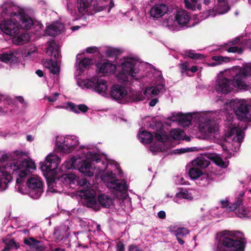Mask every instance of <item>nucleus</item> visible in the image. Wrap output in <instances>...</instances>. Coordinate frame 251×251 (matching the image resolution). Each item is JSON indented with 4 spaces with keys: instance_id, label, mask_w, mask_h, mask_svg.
Returning a JSON list of instances; mask_svg holds the SVG:
<instances>
[{
    "instance_id": "obj_47",
    "label": "nucleus",
    "mask_w": 251,
    "mask_h": 251,
    "mask_svg": "<svg viewBox=\"0 0 251 251\" xmlns=\"http://www.w3.org/2000/svg\"><path fill=\"white\" fill-rule=\"evenodd\" d=\"M226 50L228 52L235 53L237 52L239 54L243 52L244 50L241 47H238L236 46H232L228 48Z\"/></svg>"
},
{
    "instance_id": "obj_62",
    "label": "nucleus",
    "mask_w": 251,
    "mask_h": 251,
    "mask_svg": "<svg viewBox=\"0 0 251 251\" xmlns=\"http://www.w3.org/2000/svg\"><path fill=\"white\" fill-rule=\"evenodd\" d=\"M47 183L49 186L52 185L53 186V184L55 183V180L53 178H49L47 179Z\"/></svg>"
},
{
    "instance_id": "obj_49",
    "label": "nucleus",
    "mask_w": 251,
    "mask_h": 251,
    "mask_svg": "<svg viewBox=\"0 0 251 251\" xmlns=\"http://www.w3.org/2000/svg\"><path fill=\"white\" fill-rule=\"evenodd\" d=\"M62 177L65 179L66 182L70 183L75 179V176L72 174H65L62 175Z\"/></svg>"
},
{
    "instance_id": "obj_22",
    "label": "nucleus",
    "mask_w": 251,
    "mask_h": 251,
    "mask_svg": "<svg viewBox=\"0 0 251 251\" xmlns=\"http://www.w3.org/2000/svg\"><path fill=\"white\" fill-rule=\"evenodd\" d=\"M67 108L75 113L78 114L79 111L82 113H86L88 110V107L84 104L76 105L72 102H68L67 103Z\"/></svg>"
},
{
    "instance_id": "obj_58",
    "label": "nucleus",
    "mask_w": 251,
    "mask_h": 251,
    "mask_svg": "<svg viewBox=\"0 0 251 251\" xmlns=\"http://www.w3.org/2000/svg\"><path fill=\"white\" fill-rule=\"evenodd\" d=\"M117 248L118 251H124L125 250V245L121 241L117 243Z\"/></svg>"
},
{
    "instance_id": "obj_28",
    "label": "nucleus",
    "mask_w": 251,
    "mask_h": 251,
    "mask_svg": "<svg viewBox=\"0 0 251 251\" xmlns=\"http://www.w3.org/2000/svg\"><path fill=\"white\" fill-rule=\"evenodd\" d=\"M192 166L200 169H204L207 167L210 161L206 159L204 157H198L192 162Z\"/></svg>"
},
{
    "instance_id": "obj_25",
    "label": "nucleus",
    "mask_w": 251,
    "mask_h": 251,
    "mask_svg": "<svg viewBox=\"0 0 251 251\" xmlns=\"http://www.w3.org/2000/svg\"><path fill=\"white\" fill-rule=\"evenodd\" d=\"M17 57L14 54L13 51L8 50L6 52L0 54V61L8 63L16 62Z\"/></svg>"
},
{
    "instance_id": "obj_33",
    "label": "nucleus",
    "mask_w": 251,
    "mask_h": 251,
    "mask_svg": "<svg viewBox=\"0 0 251 251\" xmlns=\"http://www.w3.org/2000/svg\"><path fill=\"white\" fill-rule=\"evenodd\" d=\"M199 0H184V2L185 7L188 9L195 11L196 8L201 9V4L198 3Z\"/></svg>"
},
{
    "instance_id": "obj_16",
    "label": "nucleus",
    "mask_w": 251,
    "mask_h": 251,
    "mask_svg": "<svg viewBox=\"0 0 251 251\" xmlns=\"http://www.w3.org/2000/svg\"><path fill=\"white\" fill-rule=\"evenodd\" d=\"M173 118H175L174 121H178L183 126H189L191 124L192 120V116L189 113H178L176 116H173Z\"/></svg>"
},
{
    "instance_id": "obj_20",
    "label": "nucleus",
    "mask_w": 251,
    "mask_h": 251,
    "mask_svg": "<svg viewBox=\"0 0 251 251\" xmlns=\"http://www.w3.org/2000/svg\"><path fill=\"white\" fill-rule=\"evenodd\" d=\"M92 0H77V8L78 12L83 15L88 11Z\"/></svg>"
},
{
    "instance_id": "obj_41",
    "label": "nucleus",
    "mask_w": 251,
    "mask_h": 251,
    "mask_svg": "<svg viewBox=\"0 0 251 251\" xmlns=\"http://www.w3.org/2000/svg\"><path fill=\"white\" fill-rule=\"evenodd\" d=\"M119 54V50L114 48L108 49L105 51V54L108 57H117Z\"/></svg>"
},
{
    "instance_id": "obj_45",
    "label": "nucleus",
    "mask_w": 251,
    "mask_h": 251,
    "mask_svg": "<svg viewBox=\"0 0 251 251\" xmlns=\"http://www.w3.org/2000/svg\"><path fill=\"white\" fill-rule=\"evenodd\" d=\"M236 215L240 218H246L248 217L246 208L243 206L238 209L236 212Z\"/></svg>"
},
{
    "instance_id": "obj_50",
    "label": "nucleus",
    "mask_w": 251,
    "mask_h": 251,
    "mask_svg": "<svg viewBox=\"0 0 251 251\" xmlns=\"http://www.w3.org/2000/svg\"><path fill=\"white\" fill-rule=\"evenodd\" d=\"M78 183L80 186L86 188H88L90 186V184L89 183L87 179L85 178H82L80 179L78 181Z\"/></svg>"
},
{
    "instance_id": "obj_34",
    "label": "nucleus",
    "mask_w": 251,
    "mask_h": 251,
    "mask_svg": "<svg viewBox=\"0 0 251 251\" xmlns=\"http://www.w3.org/2000/svg\"><path fill=\"white\" fill-rule=\"evenodd\" d=\"M148 91H150V93L152 96H156L165 91V86L160 84L156 85L154 86L151 87L150 89H147L145 91V93Z\"/></svg>"
},
{
    "instance_id": "obj_1",
    "label": "nucleus",
    "mask_w": 251,
    "mask_h": 251,
    "mask_svg": "<svg viewBox=\"0 0 251 251\" xmlns=\"http://www.w3.org/2000/svg\"><path fill=\"white\" fill-rule=\"evenodd\" d=\"M30 169H35L36 166L34 162L27 159L20 163L13 161L6 163L3 169H0V188L5 190L14 176H17L16 187L20 188L25 177L30 174Z\"/></svg>"
},
{
    "instance_id": "obj_55",
    "label": "nucleus",
    "mask_w": 251,
    "mask_h": 251,
    "mask_svg": "<svg viewBox=\"0 0 251 251\" xmlns=\"http://www.w3.org/2000/svg\"><path fill=\"white\" fill-rule=\"evenodd\" d=\"M98 50V49L96 47H88L86 49V51L87 53H92L94 52H97Z\"/></svg>"
},
{
    "instance_id": "obj_64",
    "label": "nucleus",
    "mask_w": 251,
    "mask_h": 251,
    "mask_svg": "<svg viewBox=\"0 0 251 251\" xmlns=\"http://www.w3.org/2000/svg\"><path fill=\"white\" fill-rule=\"evenodd\" d=\"M171 134L173 136H175L176 137H177L180 135V132L179 130H175L171 131Z\"/></svg>"
},
{
    "instance_id": "obj_46",
    "label": "nucleus",
    "mask_w": 251,
    "mask_h": 251,
    "mask_svg": "<svg viewBox=\"0 0 251 251\" xmlns=\"http://www.w3.org/2000/svg\"><path fill=\"white\" fill-rule=\"evenodd\" d=\"M241 132V129L238 127L234 126L229 128V130L226 132V136L227 137H231L235 135L237 132Z\"/></svg>"
},
{
    "instance_id": "obj_9",
    "label": "nucleus",
    "mask_w": 251,
    "mask_h": 251,
    "mask_svg": "<svg viewBox=\"0 0 251 251\" xmlns=\"http://www.w3.org/2000/svg\"><path fill=\"white\" fill-rule=\"evenodd\" d=\"M0 30L6 35L15 36L20 32V25L17 20H3L0 23Z\"/></svg>"
},
{
    "instance_id": "obj_63",
    "label": "nucleus",
    "mask_w": 251,
    "mask_h": 251,
    "mask_svg": "<svg viewBox=\"0 0 251 251\" xmlns=\"http://www.w3.org/2000/svg\"><path fill=\"white\" fill-rule=\"evenodd\" d=\"M240 39L239 38H236L234 39H232L231 41H230V43L232 45H236L237 44V43H238L240 41Z\"/></svg>"
},
{
    "instance_id": "obj_40",
    "label": "nucleus",
    "mask_w": 251,
    "mask_h": 251,
    "mask_svg": "<svg viewBox=\"0 0 251 251\" xmlns=\"http://www.w3.org/2000/svg\"><path fill=\"white\" fill-rule=\"evenodd\" d=\"M186 54L188 57L193 59L201 60L204 58V55L203 54L196 53L191 50L187 51Z\"/></svg>"
},
{
    "instance_id": "obj_21",
    "label": "nucleus",
    "mask_w": 251,
    "mask_h": 251,
    "mask_svg": "<svg viewBox=\"0 0 251 251\" xmlns=\"http://www.w3.org/2000/svg\"><path fill=\"white\" fill-rule=\"evenodd\" d=\"M61 28L62 25L59 23H53L47 27L46 32L48 35L54 37L60 33Z\"/></svg>"
},
{
    "instance_id": "obj_48",
    "label": "nucleus",
    "mask_w": 251,
    "mask_h": 251,
    "mask_svg": "<svg viewBox=\"0 0 251 251\" xmlns=\"http://www.w3.org/2000/svg\"><path fill=\"white\" fill-rule=\"evenodd\" d=\"M213 60L218 61L220 63L222 62H228L230 61V58L227 57H223L222 56L215 55L212 57Z\"/></svg>"
},
{
    "instance_id": "obj_42",
    "label": "nucleus",
    "mask_w": 251,
    "mask_h": 251,
    "mask_svg": "<svg viewBox=\"0 0 251 251\" xmlns=\"http://www.w3.org/2000/svg\"><path fill=\"white\" fill-rule=\"evenodd\" d=\"M154 138L156 140L162 143L166 142L168 139V136L165 133L162 132L155 133Z\"/></svg>"
},
{
    "instance_id": "obj_19",
    "label": "nucleus",
    "mask_w": 251,
    "mask_h": 251,
    "mask_svg": "<svg viewBox=\"0 0 251 251\" xmlns=\"http://www.w3.org/2000/svg\"><path fill=\"white\" fill-rule=\"evenodd\" d=\"M189 175L192 179H196L201 176H202V179L204 178L211 179L210 176L207 174H203L200 168L193 166L189 171Z\"/></svg>"
},
{
    "instance_id": "obj_57",
    "label": "nucleus",
    "mask_w": 251,
    "mask_h": 251,
    "mask_svg": "<svg viewBox=\"0 0 251 251\" xmlns=\"http://www.w3.org/2000/svg\"><path fill=\"white\" fill-rule=\"evenodd\" d=\"M64 167L65 169L68 170L75 169V166H73L69 160L66 161Z\"/></svg>"
},
{
    "instance_id": "obj_18",
    "label": "nucleus",
    "mask_w": 251,
    "mask_h": 251,
    "mask_svg": "<svg viewBox=\"0 0 251 251\" xmlns=\"http://www.w3.org/2000/svg\"><path fill=\"white\" fill-rule=\"evenodd\" d=\"M190 19V16L188 12L184 10L178 11L175 16L176 21L179 25H186Z\"/></svg>"
},
{
    "instance_id": "obj_27",
    "label": "nucleus",
    "mask_w": 251,
    "mask_h": 251,
    "mask_svg": "<svg viewBox=\"0 0 251 251\" xmlns=\"http://www.w3.org/2000/svg\"><path fill=\"white\" fill-rule=\"evenodd\" d=\"M23 154L24 153L23 152L18 151H15L9 155H8L7 153L1 154L0 153V162L3 163L9 159H13L14 161H15V160L17 158H15V157L18 158L22 156Z\"/></svg>"
},
{
    "instance_id": "obj_61",
    "label": "nucleus",
    "mask_w": 251,
    "mask_h": 251,
    "mask_svg": "<svg viewBox=\"0 0 251 251\" xmlns=\"http://www.w3.org/2000/svg\"><path fill=\"white\" fill-rule=\"evenodd\" d=\"M221 207L223 208L226 207L228 205V201L222 200L221 201Z\"/></svg>"
},
{
    "instance_id": "obj_10",
    "label": "nucleus",
    "mask_w": 251,
    "mask_h": 251,
    "mask_svg": "<svg viewBox=\"0 0 251 251\" xmlns=\"http://www.w3.org/2000/svg\"><path fill=\"white\" fill-rule=\"evenodd\" d=\"M234 111L239 119L251 121V105L239 102L234 107Z\"/></svg>"
},
{
    "instance_id": "obj_52",
    "label": "nucleus",
    "mask_w": 251,
    "mask_h": 251,
    "mask_svg": "<svg viewBox=\"0 0 251 251\" xmlns=\"http://www.w3.org/2000/svg\"><path fill=\"white\" fill-rule=\"evenodd\" d=\"M181 72L182 73H184L186 71L189 70V63L187 62H185L180 65Z\"/></svg>"
},
{
    "instance_id": "obj_32",
    "label": "nucleus",
    "mask_w": 251,
    "mask_h": 251,
    "mask_svg": "<svg viewBox=\"0 0 251 251\" xmlns=\"http://www.w3.org/2000/svg\"><path fill=\"white\" fill-rule=\"evenodd\" d=\"M112 187L114 190L120 191H126L127 189V186L125 182H122L120 180L117 179L111 182Z\"/></svg>"
},
{
    "instance_id": "obj_8",
    "label": "nucleus",
    "mask_w": 251,
    "mask_h": 251,
    "mask_svg": "<svg viewBox=\"0 0 251 251\" xmlns=\"http://www.w3.org/2000/svg\"><path fill=\"white\" fill-rule=\"evenodd\" d=\"M26 185L29 189V195L33 199L39 198L43 192L42 181L36 177H30L26 181Z\"/></svg>"
},
{
    "instance_id": "obj_4",
    "label": "nucleus",
    "mask_w": 251,
    "mask_h": 251,
    "mask_svg": "<svg viewBox=\"0 0 251 251\" xmlns=\"http://www.w3.org/2000/svg\"><path fill=\"white\" fill-rule=\"evenodd\" d=\"M2 14L10 16L11 18L17 17L21 22L20 26L24 29L28 30L33 25L32 19L19 7L10 5L5 7L2 10Z\"/></svg>"
},
{
    "instance_id": "obj_2",
    "label": "nucleus",
    "mask_w": 251,
    "mask_h": 251,
    "mask_svg": "<svg viewBox=\"0 0 251 251\" xmlns=\"http://www.w3.org/2000/svg\"><path fill=\"white\" fill-rule=\"evenodd\" d=\"M245 243L234 234L221 237L216 251H245Z\"/></svg>"
},
{
    "instance_id": "obj_43",
    "label": "nucleus",
    "mask_w": 251,
    "mask_h": 251,
    "mask_svg": "<svg viewBox=\"0 0 251 251\" xmlns=\"http://www.w3.org/2000/svg\"><path fill=\"white\" fill-rule=\"evenodd\" d=\"M189 232V231L186 228L181 227L178 228L175 231V234L176 236H180V237H184L188 234Z\"/></svg>"
},
{
    "instance_id": "obj_26",
    "label": "nucleus",
    "mask_w": 251,
    "mask_h": 251,
    "mask_svg": "<svg viewBox=\"0 0 251 251\" xmlns=\"http://www.w3.org/2000/svg\"><path fill=\"white\" fill-rule=\"evenodd\" d=\"M47 53L49 55L53 57L54 61L57 62L60 54L59 47L54 43H50L47 48Z\"/></svg>"
},
{
    "instance_id": "obj_30",
    "label": "nucleus",
    "mask_w": 251,
    "mask_h": 251,
    "mask_svg": "<svg viewBox=\"0 0 251 251\" xmlns=\"http://www.w3.org/2000/svg\"><path fill=\"white\" fill-rule=\"evenodd\" d=\"M139 138L142 143L146 144H150L153 140V135L151 132L146 130H140Z\"/></svg>"
},
{
    "instance_id": "obj_56",
    "label": "nucleus",
    "mask_w": 251,
    "mask_h": 251,
    "mask_svg": "<svg viewBox=\"0 0 251 251\" xmlns=\"http://www.w3.org/2000/svg\"><path fill=\"white\" fill-rule=\"evenodd\" d=\"M243 131L241 130V133H239L238 131L237 132V133L236 134V136L237 137V141L240 143L242 141V140L243 139Z\"/></svg>"
},
{
    "instance_id": "obj_23",
    "label": "nucleus",
    "mask_w": 251,
    "mask_h": 251,
    "mask_svg": "<svg viewBox=\"0 0 251 251\" xmlns=\"http://www.w3.org/2000/svg\"><path fill=\"white\" fill-rule=\"evenodd\" d=\"M30 37L28 33H22L15 36L12 38L13 43L18 46L23 45L30 41Z\"/></svg>"
},
{
    "instance_id": "obj_15",
    "label": "nucleus",
    "mask_w": 251,
    "mask_h": 251,
    "mask_svg": "<svg viewBox=\"0 0 251 251\" xmlns=\"http://www.w3.org/2000/svg\"><path fill=\"white\" fill-rule=\"evenodd\" d=\"M78 145V141L76 140H71L67 139L64 143L58 145V148L61 151L65 153H70L73 151Z\"/></svg>"
},
{
    "instance_id": "obj_11",
    "label": "nucleus",
    "mask_w": 251,
    "mask_h": 251,
    "mask_svg": "<svg viewBox=\"0 0 251 251\" xmlns=\"http://www.w3.org/2000/svg\"><path fill=\"white\" fill-rule=\"evenodd\" d=\"M85 85L87 88L94 89L96 92L100 94L104 93L107 88L106 81L97 77L92 78L87 82Z\"/></svg>"
},
{
    "instance_id": "obj_44",
    "label": "nucleus",
    "mask_w": 251,
    "mask_h": 251,
    "mask_svg": "<svg viewBox=\"0 0 251 251\" xmlns=\"http://www.w3.org/2000/svg\"><path fill=\"white\" fill-rule=\"evenodd\" d=\"M42 63H43L44 66L48 69H50L51 67H52L53 65H56V61L53 60L52 59H43L42 60Z\"/></svg>"
},
{
    "instance_id": "obj_59",
    "label": "nucleus",
    "mask_w": 251,
    "mask_h": 251,
    "mask_svg": "<svg viewBox=\"0 0 251 251\" xmlns=\"http://www.w3.org/2000/svg\"><path fill=\"white\" fill-rule=\"evenodd\" d=\"M157 215L158 217L160 219H164L166 218V213L164 211H160Z\"/></svg>"
},
{
    "instance_id": "obj_17",
    "label": "nucleus",
    "mask_w": 251,
    "mask_h": 251,
    "mask_svg": "<svg viewBox=\"0 0 251 251\" xmlns=\"http://www.w3.org/2000/svg\"><path fill=\"white\" fill-rule=\"evenodd\" d=\"M24 243L30 247V248L36 251H43L45 249V246L41 244L40 241L36 240L33 237H30L28 239L25 238Z\"/></svg>"
},
{
    "instance_id": "obj_35",
    "label": "nucleus",
    "mask_w": 251,
    "mask_h": 251,
    "mask_svg": "<svg viewBox=\"0 0 251 251\" xmlns=\"http://www.w3.org/2000/svg\"><path fill=\"white\" fill-rule=\"evenodd\" d=\"M93 64V60L89 58H84L78 62V68L80 70L83 71Z\"/></svg>"
},
{
    "instance_id": "obj_3",
    "label": "nucleus",
    "mask_w": 251,
    "mask_h": 251,
    "mask_svg": "<svg viewBox=\"0 0 251 251\" xmlns=\"http://www.w3.org/2000/svg\"><path fill=\"white\" fill-rule=\"evenodd\" d=\"M84 205L90 208H92L95 211L100 210L101 206L104 208H108L112 203L111 198L107 195L102 194L98 197L97 202L95 195L90 191H86L84 195Z\"/></svg>"
},
{
    "instance_id": "obj_13",
    "label": "nucleus",
    "mask_w": 251,
    "mask_h": 251,
    "mask_svg": "<svg viewBox=\"0 0 251 251\" xmlns=\"http://www.w3.org/2000/svg\"><path fill=\"white\" fill-rule=\"evenodd\" d=\"M127 94L125 88L119 84H114L111 88L110 96L115 100H120Z\"/></svg>"
},
{
    "instance_id": "obj_31",
    "label": "nucleus",
    "mask_w": 251,
    "mask_h": 251,
    "mask_svg": "<svg viewBox=\"0 0 251 251\" xmlns=\"http://www.w3.org/2000/svg\"><path fill=\"white\" fill-rule=\"evenodd\" d=\"M96 66L99 69V73L102 74L110 73L115 68V66L109 62H105L101 64H97Z\"/></svg>"
},
{
    "instance_id": "obj_60",
    "label": "nucleus",
    "mask_w": 251,
    "mask_h": 251,
    "mask_svg": "<svg viewBox=\"0 0 251 251\" xmlns=\"http://www.w3.org/2000/svg\"><path fill=\"white\" fill-rule=\"evenodd\" d=\"M158 101V100L157 99H152L150 102H149V105L151 107L154 106L156 104Z\"/></svg>"
},
{
    "instance_id": "obj_37",
    "label": "nucleus",
    "mask_w": 251,
    "mask_h": 251,
    "mask_svg": "<svg viewBox=\"0 0 251 251\" xmlns=\"http://www.w3.org/2000/svg\"><path fill=\"white\" fill-rule=\"evenodd\" d=\"M176 196L181 199H185L189 200H192L193 199L191 194H189V192L186 189L181 188L179 193L176 194Z\"/></svg>"
},
{
    "instance_id": "obj_6",
    "label": "nucleus",
    "mask_w": 251,
    "mask_h": 251,
    "mask_svg": "<svg viewBox=\"0 0 251 251\" xmlns=\"http://www.w3.org/2000/svg\"><path fill=\"white\" fill-rule=\"evenodd\" d=\"M249 77H251V65L245 66L240 70L232 79H230L234 84V88L236 87L239 89L247 90L249 85L246 84V81Z\"/></svg>"
},
{
    "instance_id": "obj_7",
    "label": "nucleus",
    "mask_w": 251,
    "mask_h": 251,
    "mask_svg": "<svg viewBox=\"0 0 251 251\" xmlns=\"http://www.w3.org/2000/svg\"><path fill=\"white\" fill-rule=\"evenodd\" d=\"M60 162V158L53 154L48 155L43 162H40V169L44 175H51L57 168L58 164Z\"/></svg>"
},
{
    "instance_id": "obj_36",
    "label": "nucleus",
    "mask_w": 251,
    "mask_h": 251,
    "mask_svg": "<svg viewBox=\"0 0 251 251\" xmlns=\"http://www.w3.org/2000/svg\"><path fill=\"white\" fill-rule=\"evenodd\" d=\"M201 131L205 133H215L218 130V127L216 126H210L207 124L200 126Z\"/></svg>"
},
{
    "instance_id": "obj_29",
    "label": "nucleus",
    "mask_w": 251,
    "mask_h": 251,
    "mask_svg": "<svg viewBox=\"0 0 251 251\" xmlns=\"http://www.w3.org/2000/svg\"><path fill=\"white\" fill-rule=\"evenodd\" d=\"M2 242L5 246L1 251H9L13 248L18 249L20 248L19 244L17 243L14 239H8L7 238H3Z\"/></svg>"
},
{
    "instance_id": "obj_38",
    "label": "nucleus",
    "mask_w": 251,
    "mask_h": 251,
    "mask_svg": "<svg viewBox=\"0 0 251 251\" xmlns=\"http://www.w3.org/2000/svg\"><path fill=\"white\" fill-rule=\"evenodd\" d=\"M243 199L241 197L237 198L235 201L229 206V210L232 211L240 209L243 206Z\"/></svg>"
},
{
    "instance_id": "obj_14",
    "label": "nucleus",
    "mask_w": 251,
    "mask_h": 251,
    "mask_svg": "<svg viewBox=\"0 0 251 251\" xmlns=\"http://www.w3.org/2000/svg\"><path fill=\"white\" fill-rule=\"evenodd\" d=\"M168 10V6L164 3H155L150 10L151 17L158 18L163 16Z\"/></svg>"
},
{
    "instance_id": "obj_53",
    "label": "nucleus",
    "mask_w": 251,
    "mask_h": 251,
    "mask_svg": "<svg viewBox=\"0 0 251 251\" xmlns=\"http://www.w3.org/2000/svg\"><path fill=\"white\" fill-rule=\"evenodd\" d=\"M50 70L51 74H52L53 75H56V74H57L59 73L60 68L57 66V64L56 63V65H53V66H52V67H51L50 69Z\"/></svg>"
},
{
    "instance_id": "obj_51",
    "label": "nucleus",
    "mask_w": 251,
    "mask_h": 251,
    "mask_svg": "<svg viewBox=\"0 0 251 251\" xmlns=\"http://www.w3.org/2000/svg\"><path fill=\"white\" fill-rule=\"evenodd\" d=\"M128 251H144L138 245L132 244L128 246Z\"/></svg>"
},
{
    "instance_id": "obj_54",
    "label": "nucleus",
    "mask_w": 251,
    "mask_h": 251,
    "mask_svg": "<svg viewBox=\"0 0 251 251\" xmlns=\"http://www.w3.org/2000/svg\"><path fill=\"white\" fill-rule=\"evenodd\" d=\"M144 97L141 93L137 94L133 96V99L135 101H139L144 100Z\"/></svg>"
},
{
    "instance_id": "obj_24",
    "label": "nucleus",
    "mask_w": 251,
    "mask_h": 251,
    "mask_svg": "<svg viewBox=\"0 0 251 251\" xmlns=\"http://www.w3.org/2000/svg\"><path fill=\"white\" fill-rule=\"evenodd\" d=\"M91 168V162L87 160H84L82 162L79 168V171L85 176H93L94 173L90 170Z\"/></svg>"
},
{
    "instance_id": "obj_5",
    "label": "nucleus",
    "mask_w": 251,
    "mask_h": 251,
    "mask_svg": "<svg viewBox=\"0 0 251 251\" xmlns=\"http://www.w3.org/2000/svg\"><path fill=\"white\" fill-rule=\"evenodd\" d=\"M136 61L133 58H127L122 63V71L117 75V77L121 82H126L128 81V76H131L133 78L138 80L135 77L136 72L134 70Z\"/></svg>"
},
{
    "instance_id": "obj_12",
    "label": "nucleus",
    "mask_w": 251,
    "mask_h": 251,
    "mask_svg": "<svg viewBox=\"0 0 251 251\" xmlns=\"http://www.w3.org/2000/svg\"><path fill=\"white\" fill-rule=\"evenodd\" d=\"M234 89V84L231 79L226 78L220 79L218 81L217 91L224 94H227Z\"/></svg>"
},
{
    "instance_id": "obj_39",
    "label": "nucleus",
    "mask_w": 251,
    "mask_h": 251,
    "mask_svg": "<svg viewBox=\"0 0 251 251\" xmlns=\"http://www.w3.org/2000/svg\"><path fill=\"white\" fill-rule=\"evenodd\" d=\"M211 159L217 166L222 168H226L227 167V165L226 164L223 159L218 155H213Z\"/></svg>"
}]
</instances>
